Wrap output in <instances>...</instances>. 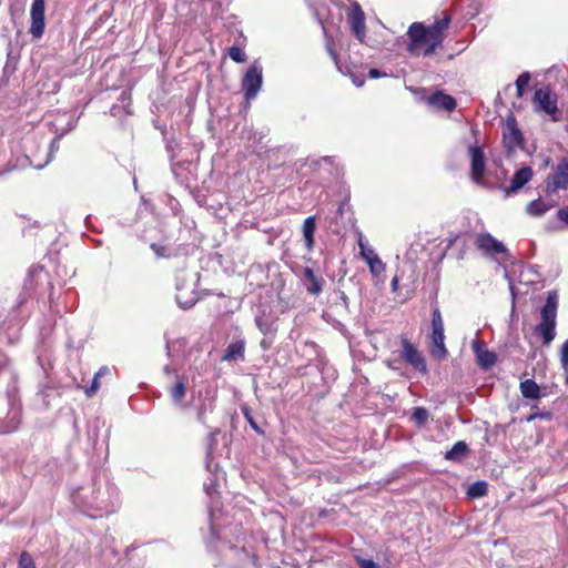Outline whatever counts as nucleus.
Returning a JSON list of instances; mask_svg holds the SVG:
<instances>
[{"label":"nucleus","instance_id":"f257e3e1","mask_svg":"<svg viewBox=\"0 0 568 568\" xmlns=\"http://www.w3.org/2000/svg\"><path fill=\"white\" fill-rule=\"evenodd\" d=\"M73 504L91 518H101L116 511L119 491L114 484L94 475L90 490L80 489L72 494Z\"/></svg>","mask_w":568,"mask_h":568},{"label":"nucleus","instance_id":"f03ea898","mask_svg":"<svg viewBox=\"0 0 568 568\" xmlns=\"http://www.w3.org/2000/svg\"><path fill=\"white\" fill-rule=\"evenodd\" d=\"M200 282V274L197 272L189 271L183 267L176 272L175 275V301L183 310L193 307L200 300L196 291Z\"/></svg>","mask_w":568,"mask_h":568},{"label":"nucleus","instance_id":"7ed1b4c3","mask_svg":"<svg viewBox=\"0 0 568 568\" xmlns=\"http://www.w3.org/2000/svg\"><path fill=\"white\" fill-rule=\"evenodd\" d=\"M557 306V292H548L546 303L540 311L541 322L536 326V332L540 335L544 345H549L556 336Z\"/></svg>","mask_w":568,"mask_h":568},{"label":"nucleus","instance_id":"20e7f679","mask_svg":"<svg viewBox=\"0 0 568 568\" xmlns=\"http://www.w3.org/2000/svg\"><path fill=\"white\" fill-rule=\"evenodd\" d=\"M429 354L437 361H443L448 356L445 346L444 320L437 302L432 303V333H430Z\"/></svg>","mask_w":568,"mask_h":568},{"label":"nucleus","instance_id":"39448f33","mask_svg":"<svg viewBox=\"0 0 568 568\" xmlns=\"http://www.w3.org/2000/svg\"><path fill=\"white\" fill-rule=\"evenodd\" d=\"M407 37L409 38V43L407 44L409 54L429 57L435 52L428 49L432 44L430 34L426 31L424 23H412L407 30Z\"/></svg>","mask_w":568,"mask_h":568},{"label":"nucleus","instance_id":"423d86ee","mask_svg":"<svg viewBox=\"0 0 568 568\" xmlns=\"http://www.w3.org/2000/svg\"><path fill=\"white\" fill-rule=\"evenodd\" d=\"M558 95L548 85L536 89L532 98L534 110L551 116L554 122L560 121Z\"/></svg>","mask_w":568,"mask_h":568},{"label":"nucleus","instance_id":"0eeeda50","mask_svg":"<svg viewBox=\"0 0 568 568\" xmlns=\"http://www.w3.org/2000/svg\"><path fill=\"white\" fill-rule=\"evenodd\" d=\"M67 134V131H61L57 133L53 140L49 145V151L47 153V158L42 163H33L28 155H23L21 158H17L16 160L9 161L6 166L0 170V176L10 173L14 170L24 169L28 165H32L38 170L43 169L48 163H50L53 159L54 153L59 150L60 140Z\"/></svg>","mask_w":568,"mask_h":568},{"label":"nucleus","instance_id":"6e6552de","mask_svg":"<svg viewBox=\"0 0 568 568\" xmlns=\"http://www.w3.org/2000/svg\"><path fill=\"white\" fill-rule=\"evenodd\" d=\"M21 417V408L10 396L0 397V434L14 432Z\"/></svg>","mask_w":568,"mask_h":568},{"label":"nucleus","instance_id":"1a4fd4ad","mask_svg":"<svg viewBox=\"0 0 568 568\" xmlns=\"http://www.w3.org/2000/svg\"><path fill=\"white\" fill-rule=\"evenodd\" d=\"M263 84V68L255 60L246 70L242 80V90L247 102L255 99Z\"/></svg>","mask_w":568,"mask_h":568},{"label":"nucleus","instance_id":"9d476101","mask_svg":"<svg viewBox=\"0 0 568 568\" xmlns=\"http://www.w3.org/2000/svg\"><path fill=\"white\" fill-rule=\"evenodd\" d=\"M217 550L223 557L224 564L230 568H242L252 558V555L244 547L232 545L231 541H222Z\"/></svg>","mask_w":568,"mask_h":568},{"label":"nucleus","instance_id":"9b49d317","mask_svg":"<svg viewBox=\"0 0 568 568\" xmlns=\"http://www.w3.org/2000/svg\"><path fill=\"white\" fill-rule=\"evenodd\" d=\"M559 189L568 190V156L559 160L546 180L547 193H554Z\"/></svg>","mask_w":568,"mask_h":568},{"label":"nucleus","instance_id":"f8f14e48","mask_svg":"<svg viewBox=\"0 0 568 568\" xmlns=\"http://www.w3.org/2000/svg\"><path fill=\"white\" fill-rule=\"evenodd\" d=\"M402 344V352L400 357L402 359L410 365L414 369L422 374L427 373V365L425 362L424 356L420 354V352L416 348L414 344L409 342V339L405 336H402L400 338Z\"/></svg>","mask_w":568,"mask_h":568},{"label":"nucleus","instance_id":"ddd939ff","mask_svg":"<svg viewBox=\"0 0 568 568\" xmlns=\"http://www.w3.org/2000/svg\"><path fill=\"white\" fill-rule=\"evenodd\" d=\"M476 246L486 256L495 257L498 254H503L507 257V261L509 260L508 248L490 233L478 234L476 239Z\"/></svg>","mask_w":568,"mask_h":568},{"label":"nucleus","instance_id":"4468645a","mask_svg":"<svg viewBox=\"0 0 568 568\" xmlns=\"http://www.w3.org/2000/svg\"><path fill=\"white\" fill-rule=\"evenodd\" d=\"M31 24L29 33L33 39L42 38L45 29V1L33 0L30 9Z\"/></svg>","mask_w":568,"mask_h":568},{"label":"nucleus","instance_id":"2eb2a0df","mask_svg":"<svg viewBox=\"0 0 568 568\" xmlns=\"http://www.w3.org/2000/svg\"><path fill=\"white\" fill-rule=\"evenodd\" d=\"M470 158V175L475 183H480L486 171V162L483 149L478 145L468 148Z\"/></svg>","mask_w":568,"mask_h":568},{"label":"nucleus","instance_id":"dca6fc26","mask_svg":"<svg viewBox=\"0 0 568 568\" xmlns=\"http://www.w3.org/2000/svg\"><path fill=\"white\" fill-rule=\"evenodd\" d=\"M471 348L476 356L477 365L481 369L487 371L496 364V362H497L496 353L487 349L484 342H481L479 339H474L471 342Z\"/></svg>","mask_w":568,"mask_h":568},{"label":"nucleus","instance_id":"f3484780","mask_svg":"<svg viewBox=\"0 0 568 568\" xmlns=\"http://www.w3.org/2000/svg\"><path fill=\"white\" fill-rule=\"evenodd\" d=\"M348 21L356 39L364 42L366 36L365 16L357 2L352 6V11L348 14Z\"/></svg>","mask_w":568,"mask_h":568},{"label":"nucleus","instance_id":"a211bd4d","mask_svg":"<svg viewBox=\"0 0 568 568\" xmlns=\"http://www.w3.org/2000/svg\"><path fill=\"white\" fill-rule=\"evenodd\" d=\"M450 23V16L445 14L442 19L436 20L429 27H426V31L430 34L432 44L429 45L430 51H435L438 47L443 44L444 41V30L448 28Z\"/></svg>","mask_w":568,"mask_h":568},{"label":"nucleus","instance_id":"6ab92c4d","mask_svg":"<svg viewBox=\"0 0 568 568\" xmlns=\"http://www.w3.org/2000/svg\"><path fill=\"white\" fill-rule=\"evenodd\" d=\"M532 174V169L530 166H525L516 171L510 180V185L506 190V193L510 194L518 192L531 180Z\"/></svg>","mask_w":568,"mask_h":568},{"label":"nucleus","instance_id":"aec40b11","mask_svg":"<svg viewBox=\"0 0 568 568\" xmlns=\"http://www.w3.org/2000/svg\"><path fill=\"white\" fill-rule=\"evenodd\" d=\"M427 103L435 109L452 112L456 108V100L442 91H438L427 98Z\"/></svg>","mask_w":568,"mask_h":568},{"label":"nucleus","instance_id":"412c9836","mask_svg":"<svg viewBox=\"0 0 568 568\" xmlns=\"http://www.w3.org/2000/svg\"><path fill=\"white\" fill-rule=\"evenodd\" d=\"M244 353H245V341L244 339H237L235 342H232L227 345L223 356L222 361L224 362H239L244 359Z\"/></svg>","mask_w":568,"mask_h":568},{"label":"nucleus","instance_id":"4be33fe9","mask_svg":"<svg viewBox=\"0 0 568 568\" xmlns=\"http://www.w3.org/2000/svg\"><path fill=\"white\" fill-rule=\"evenodd\" d=\"M503 142L508 153L514 152L516 148H520L524 143V136L519 128L504 131Z\"/></svg>","mask_w":568,"mask_h":568},{"label":"nucleus","instance_id":"5701e85b","mask_svg":"<svg viewBox=\"0 0 568 568\" xmlns=\"http://www.w3.org/2000/svg\"><path fill=\"white\" fill-rule=\"evenodd\" d=\"M303 278L308 282L306 291L308 294L317 296L323 290L324 280L315 275L311 267L303 268Z\"/></svg>","mask_w":568,"mask_h":568},{"label":"nucleus","instance_id":"b1692460","mask_svg":"<svg viewBox=\"0 0 568 568\" xmlns=\"http://www.w3.org/2000/svg\"><path fill=\"white\" fill-rule=\"evenodd\" d=\"M469 453V447L464 440H459L444 455L446 460L460 463Z\"/></svg>","mask_w":568,"mask_h":568},{"label":"nucleus","instance_id":"393cba45","mask_svg":"<svg viewBox=\"0 0 568 568\" xmlns=\"http://www.w3.org/2000/svg\"><path fill=\"white\" fill-rule=\"evenodd\" d=\"M215 409V398L214 396H205L199 403L196 408V419L199 423L206 425V416L207 414H212Z\"/></svg>","mask_w":568,"mask_h":568},{"label":"nucleus","instance_id":"a878e982","mask_svg":"<svg viewBox=\"0 0 568 568\" xmlns=\"http://www.w3.org/2000/svg\"><path fill=\"white\" fill-rule=\"evenodd\" d=\"M255 324L260 332L264 335H273L277 331V326L275 322L265 314V312H260L255 316Z\"/></svg>","mask_w":568,"mask_h":568},{"label":"nucleus","instance_id":"bb28decb","mask_svg":"<svg viewBox=\"0 0 568 568\" xmlns=\"http://www.w3.org/2000/svg\"><path fill=\"white\" fill-rule=\"evenodd\" d=\"M316 224L315 216H308L304 220L302 232L304 237V243L307 250H312L314 246V233H315Z\"/></svg>","mask_w":568,"mask_h":568},{"label":"nucleus","instance_id":"cd10ccee","mask_svg":"<svg viewBox=\"0 0 568 568\" xmlns=\"http://www.w3.org/2000/svg\"><path fill=\"white\" fill-rule=\"evenodd\" d=\"M552 207V204H548L540 199L530 201L527 206L526 211L531 216H542L546 212H548Z\"/></svg>","mask_w":568,"mask_h":568},{"label":"nucleus","instance_id":"c85d7f7f","mask_svg":"<svg viewBox=\"0 0 568 568\" xmlns=\"http://www.w3.org/2000/svg\"><path fill=\"white\" fill-rule=\"evenodd\" d=\"M520 392L525 398L537 399L540 397V387L534 379L521 382Z\"/></svg>","mask_w":568,"mask_h":568},{"label":"nucleus","instance_id":"c756f323","mask_svg":"<svg viewBox=\"0 0 568 568\" xmlns=\"http://www.w3.org/2000/svg\"><path fill=\"white\" fill-rule=\"evenodd\" d=\"M220 433L221 429L216 427L211 429L206 437V468L209 470H211L210 459L212 457L213 450L217 446V436L220 435Z\"/></svg>","mask_w":568,"mask_h":568},{"label":"nucleus","instance_id":"7c9ffc66","mask_svg":"<svg viewBox=\"0 0 568 568\" xmlns=\"http://www.w3.org/2000/svg\"><path fill=\"white\" fill-rule=\"evenodd\" d=\"M487 494V483L478 480L471 484L467 489V495L471 498H479Z\"/></svg>","mask_w":568,"mask_h":568},{"label":"nucleus","instance_id":"2f4dec72","mask_svg":"<svg viewBox=\"0 0 568 568\" xmlns=\"http://www.w3.org/2000/svg\"><path fill=\"white\" fill-rule=\"evenodd\" d=\"M119 102L120 104H115L113 105L111 109H110V113L113 115V116H118L120 115V110L123 109L124 113L128 114L129 111H128V105L130 103V95L128 94L126 91H123L120 97H119Z\"/></svg>","mask_w":568,"mask_h":568},{"label":"nucleus","instance_id":"473e14b6","mask_svg":"<svg viewBox=\"0 0 568 568\" xmlns=\"http://www.w3.org/2000/svg\"><path fill=\"white\" fill-rule=\"evenodd\" d=\"M17 63H18V60L12 54L11 43H9V51L7 53V61H6V64L3 67V75L9 78L11 74H13L16 72V70H17Z\"/></svg>","mask_w":568,"mask_h":568},{"label":"nucleus","instance_id":"72a5a7b5","mask_svg":"<svg viewBox=\"0 0 568 568\" xmlns=\"http://www.w3.org/2000/svg\"><path fill=\"white\" fill-rule=\"evenodd\" d=\"M185 385L182 381L176 382L170 389V395L174 404H180L185 396Z\"/></svg>","mask_w":568,"mask_h":568},{"label":"nucleus","instance_id":"f704fd0d","mask_svg":"<svg viewBox=\"0 0 568 568\" xmlns=\"http://www.w3.org/2000/svg\"><path fill=\"white\" fill-rule=\"evenodd\" d=\"M429 418V413L424 407H414L412 412V419L415 422L417 426H424Z\"/></svg>","mask_w":568,"mask_h":568},{"label":"nucleus","instance_id":"c9c22d12","mask_svg":"<svg viewBox=\"0 0 568 568\" xmlns=\"http://www.w3.org/2000/svg\"><path fill=\"white\" fill-rule=\"evenodd\" d=\"M150 247L154 252V254L158 258H170L171 256H173V251L168 245L160 244V243H152L150 245Z\"/></svg>","mask_w":568,"mask_h":568},{"label":"nucleus","instance_id":"e433bc0d","mask_svg":"<svg viewBox=\"0 0 568 568\" xmlns=\"http://www.w3.org/2000/svg\"><path fill=\"white\" fill-rule=\"evenodd\" d=\"M530 81V73L529 72H523L518 75L516 80V91L517 97L523 98L526 87L529 84Z\"/></svg>","mask_w":568,"mask_h":568},{"label":"nucleus","instance_id":"4c0bfd02","mask_svg":"<svg viewBox=\"0 0 568 568\" xmlns=\"http://www.w3.org/2000/svg\"><path fill=\"white\" fill-rule=\"evenodd\" d=\"M367 264L369 266V271H371L372 275H374V276H379L385 271V264L382 262V260L378 256L368 261Z\"/></svg>","mask_w":568,"mask_h":568},{"label":"nucleus","instance_id":"58836bf2","mask_svg":"<svg viewBox=\"0 0 568 568\" xmlns=\"http://www.w3.org/2000/svg\"><path fill=\"white\" fill-rule=\"evenodd\" d=\"M18 568H37L32 556L28 551L20 554Z\"/></svg>","mask_w":568,"mask_h":568},{"label":"nucleus","instance_id":"ea45409f","mask_svg":"<svg viewBox=\"0 0 568 568\" xmlns=\"http://www.w3.org/2000/svg\"><path fill=\"white\" fill-rule=\"evenodd\" d=\"M358 245H359V248H361V256L363 257V260L367 263L368 261L373 260L374 257H377L378 255L376 254V252L372 248V247H368L366 246L364 243H363V240L362 237L359 239L358 241Z\"/></svg>","mask_w":568,"mask_h":568},{"label":"nucleus","instance_id":"a19ab883","mask_svg":"<svg viewBox=\"0 0 568 568\" xmlns=\"http://www.w3.org/2000/svg\"><path fill=\"white\" fill-rule=\"evenodd\" d=\"M560 362L566 374V384L568 385V339L561 346Z\"/></svg>","mask_w":568,"mask_h":568},{"label":"nucleus","instance_id":"79ce46f5","mask_svg":"<svg viewBox=\"0 0 568 568\" xmlns=\"http://www.w3.org/2000/svg\"><path fill=\"white\" fill-rule=\"evenodd\" d=\"M229 55L233 61L239 63H243L246 61L245 52L241 48L235 45L230 49Z\"/></svg>","mask_w":568,"mask_h":568},{"label":"nucleus","instance_id":"37998d69","mask_svg":"<svg viewBox=\"0 0 568 568\" xmlns=\"http://www.w3.org/2000/svg\"><path fill=\"white\" fill-rule=\"evenodd\" d=\"M243 416L245 417L246 422L250 424V426L257 433V434H264V432L261 429V427L257 425L255 419L253 418L250 408L248 407H242Z\"/></svg>","mask_w":568,"mask_h":568},{"label":"nucleus","instance_id":"c03bdc74","mask_svg":"<svg viewBox=\"0 0 568 568\" xmlns=\"http://www.w3.org/2000/svg\"><path fill=\"white\" fill-rule=\"evenodd\" d=\"M210 530L212 537H215L217 539H222L225 537V532L220 530V527L214 521V515L212 511H210Z\"/></svg>","mask_w":568,"mask_h":568},{"label":"nucleus","instance_id":"a18cd8bd","mask_svg":"<svg viewBox=\"0 0 568 568\" xmlns=\"http://www.w3.org/2000/svg\"><path fill=\"white\" fill-rule=\"evenodd\" d=\"M99 378H100V377H97V376L94 375V377H93V379H92V382H91L90 386H88V387L84 389V393H85V395H87L88 397H92V396L97 393V390L99 389V387H100Z\"/></svg>","mask_w":568,"mask_h":568},{"label":"nucleus","instance_id":"49530a36","mask_svg":"<svg viewBox=\"0 0 568 568\" xmlns=\"http://www.w3.org/2000/svg\"><path fill=\"white\" fill-rule=\"evenodd\" d=\"M551 417H552V414H551L550 412H547V410H546V412H536V413H534V414L529 415V416L526 418V420H527V422H531V420L537 419V418H539V419L550 420V419H551Z\"/></svg>","mask_w":568,"mask_h":568},{"label":"nucleus","instance_id":"de8ad7c7","mask_svg":"<svg viewBox=\"0 0 568 568\" xmlns=\"http://www.w3.org/2000/svg\"><path fill=\"white\" fill-rule=\"evenodd\" d=\"M357 564L361 568H379L373 559L357 558Z\"/></svg>","mask_w":568,"mask_h":568},{"label":"nucleus","instance_id":"09e8293b","mask_svg":"<svg viewBox=\"0 0 568 568\" xmlns=\"http://www.w3.org/2000/svg\"><path fill=\"white\" fill-rule=\"evenodd\" d=\"M178 148V143L174 140L166 141V151L170 153V160L173 161L175 158V149Z\"/></svg>","mask_w":568,"mask_h":568},{"label":"nucleus","instance_id":"8fccbe9b","mask_svg":"<svg viewBox=\"0 0 568 568\" xmlns=\"http://www.w3.org/2000/svg\"><path fill=\"white\" fill-rule=\"evenodd\" d=\"M511 128H518L517 120L514 114H509L506 118V130H510Z\"/></svg>","mask_w":568,"mask_h":568},{"label":"nucleus","instance_id":"3c124183","mask_svg":"<svg viewBox=\"0 0 568 568\" xmlns=\"http://www.w3.org/2000/svg\"><path fill=\"white\" fill-rule=\"evenodd\" d=\"M557 217L568 224V207L559 209L557 211Z\"/></svg>","mask_w":568,"mask_h":568},{"label":"nucleus","instance_id":"603ef678","mask_svg":"<svg viewBox=\"0 0 568 568\" xmlns=\"http://www.w3.org/2000/svg\"><path fill=\"white\" fill-rule=\"evenodd\" d=\"M385 75H386V73H384V72H382L381 70L375 69V68H372V69H369V71H368V77H369L371 79H378V78H382V77H385Z\"/></svg>","mask_w":568,"mask_h":568},{"label":"nucleus","instance_id":"864d4df0","mask_svg":"<svg viewBox=\"0 0 568 568\" xmlns=\"http://www.w3.org/2000/svg\"><path fill=\"white\" fill-rule=\"evenodd\" d=\"M109 372L110 369L106 366H102L94 375L101 378L102 376L109 374Z\"/></svg>","mask_w":568,"mask_h":568},{"label":"nucleus","instance_id":"5fc2aeb1","mask_svg":"<svg viewBox=\"0 0 568 568\" xmlns=\"http://www.w3.org/2000/svg\"><path fill=\"white\" fill-rule=\"evenodd\" d=\"M398 283H399V278H398V276H396V275H395V276L393 277L392 282H390V287H392V291H393V292H396V291H397V288H398Z\"/></svg>","mask_w":568,"mask_h":568},{"label":"nucleus","instance_id":"6e6d98bb","mask_svg":"<svg viewBox=\"0 0 568 568\" xmlns=\"http://www.w3.org/2000/svg\"><path fill=\"white\" fill-rule=\"evenodd\" d=\"M75 126H77V121L71 120L67 123L65 129H63L62 131H67V133H68V132L72 131Z\"/></svg>","mask_w":568,"mask_h":568},{"label":"nucleus","instance_id":"4d7b16f0","mask_svg":"<svg viewBox=\"0 0 568 568\" xmlns=\"http://www.w3.org/2000/svg\"><path fill=\"white\" fill-rule=\"evenodd\" d=\"M327 50H328V54L331 55V58L337 64V53H336V51L331 45L327 47Z\"/></svg>","mask_w":568,"mask_h":568},{"label":"nucleus","instance_id":"13d9d810","mask_svg":"<svg viewBox=\"0 0 568 568\" xmlns=\"http://www.w3.org/2000/svg\"><path fill=\"white\" fill-rule=\"evenodd\" d=\"M344 209H345V203L344 202L339 203V205L337 206L336 212H335L336 216H342L344 213Z\"/></svg>","mask_w":568,"mask_h":568},{"label":"nucleus","instance_id":"bf43d9fd","mask_svg":"<svg viewBox=\"0 0 568 568\" xmlns=\"http://www.w3.org/2000/svg\"><path fill=\"white\" fill-rule=\"evenodd\" d=\"M339 297L343 301V304L345 306H347L348 305V297L346 296V294L344 292H339Z\"/></svg>","mask_w":568,"mask_h":568},{"label":"nucleus","instance_id":"052dcab7","mask_svg":"<svg viewBox=\"0 0 568 568\" xmlns=\"http://www.w3.org/2000/svg\"><path fill=\"white\" fill-rule=\"evenodd\" d=\"M457 241V236L448 239V246H452Z\"/></svg>","mask_w":568,"mask_h":568},{"label":"nucleus","instance_id":"680f3d73","mask_svg":"<svg viewBox=\"0 0 568 568\" xmlns=\"http://www.w3.org/2000/svg\"><path fill=\"white\" fill-rule=\"evenodd\" d=\"M261 346H262L264 349H267V348H268V345L266 344V341H265V339H263V341L261 342Z\"/></svg>","mask_w":568,"mask_h":568},{"label":"nucleus","instance_id":"e2e57ef3","mask_svg":"<svg viewBox=\"0 0 568 568\" xmlns=\"http://www.w3.org/2000/svg\"><path fill=\"white\" fill-rule=\"evenodd\" d=\"M363 84V81L356 83L357 87H361Z\"/></svg>","mask_w":568,"mask_h":568}]
</instances>
